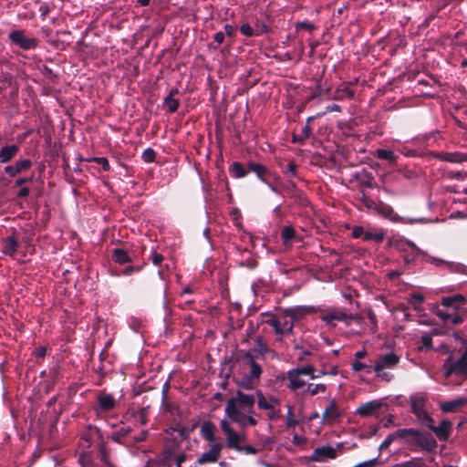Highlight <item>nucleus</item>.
I'll return each instance as SVG.
<instances>
[{
	"instance_id": "obj_1",
	"label": "nucleus",
	"mask_w": 467,
	"mask_h": 467,
	"mask_svg": "<svg viewBox=\"0 0 467 467\" xmlns=\"http://www.w3.org/2000/svg\"><path fill=\"white\" fill-rule=\"evenodd\" d=\"M223 369H228V372L242 375L237 384L244 389H254L263 372L252 352H232L231 356L223 358Z\"/></svg>"
},
{
	"instance_id": "obj_2",
	"label": "nucleus",
	"mask_w": 467,
	"mask_h": 467,
	"mask_svg": "<svg viewBox=\"0 0 467 467\" xmlns=\"http://www.w3.org/2000/svg\"><path fill=\"white\" fill-rule=\"evenodd\" d=\"M307 311V308L302 306L285 309L279 315L266 320V323L275 329L276 335H287L292 332L294 321L303 317Z\"/></svg>"
},
{
	"instance_id": "obj_3",
	"label": "nucleus",
	"mask_w": 467,
	"mask_h": 467,
	"mask_svg": "<svg viewBox=\"0 0 467 467\" xmlns=\"http://www.w3.org/2000/svg\"><path fill=\"white\" fill-rule=\"evenodd\" d=\"M400 436L406 437V441L411 445L420 447L427 451H433L437 448V441L429 432H423L412 428L400 429Z\"/></svg>"
},
{
	"instance_id": "obj_4",
	"label": "nucleus",
	"mask_w": 467,
	"mask_h": 467,
	"mask_svg": "<svg viewBox=\"0 0 467 467\" xmlns=\"http://www.w3.org/2000/svg\"><path fill=\"white\" fill-rule=\"evenodd\" d=\"M443 368L446 378L451 375L467 377V352H462L459 358L454 356V352H451L444 361Z\"/></svg>"
},
{
	"instance_id": "obj_5",
	"label": "nucleus",
	"mask_w": 467,
	"mask_h": 467,
	"mask_svg": "<svg viewBox=\"0 0 467 467\" xmlns=\"http://www.w3.org/2000/svg\"><path fill=\"white\" fill-rule=\"evenodd\" d=\"M400 357L397 356L394 352H389L380 356L377 359L374 366V372L378 378L389 382L393 379V375L391 373L386 372L385 369L394 368L398 365Z\"/></svg>"
},
{
	"instance_id": "obj_6",
	"label": "nucleus",
	"mask_w": 467,
	"mask_h": 467,
	"mask_svg": "<svg viewBox=\"0 0 467 467\" xmlns=\"http://www.w3.org/2000/svg\"><path fill=\"white\" fill-rule=\"evenodd\" d=\"M314 370L315 368L312 365L298 367L288 370L286 373V379L289 382L287 387L293 391H296L303 388L306 385V382L301 379V376L309 375Z\"/></svg>"
},
{
	"instance_id": "obj_7",
	"label": "nucleus",
	"mask_w": 467,
	"mask_h": 467,
	"mask_svg": "<svg viewBox=\"0 0 467 467\" xmlns=\"http://www.w3.org/2000/svg\"><path fill=\"white\" fill-rule=\"evenodd\" d=\"M225 414L234 422L238 423L241 427L245 428L247 425L255 426L257 420L252 416L243 415L235 406L234 400H228L225 406Z\"/></svg>"
},
{
	"instance_id": "obj_8",
	"label": "nucleus",
	"mask_w": 467,
	"mask_h": 467,
	"mask_svg": "<svg viewBox=\"0 0 467 467\" xmlns=\"http://www.w3.org/2000/svg\"><path fill=\"white\" fill-rule=\"evenodd\" d=\"M321 319L329 326H336L337 322L342 321L346 325H349L351 322L359 323L358 317L348 316L340 309H328L321 314Z\"/></svg>"
},
{
	"instance_id": "obj_9",
	"label": "nucleus",
	"mask_w": 467,
	"mask_h": 467,
	"mask_svg": "<svg viewBox=\"0 0 467 467\" xmlns=\"http://www.w3.org/2000/svg\"><path fill=\"white\" fill-rule=\"evenodd\" d=\"M209 450L203 452L198 459L197 463L200 465L216 462L221 457V451L223 448L222 442H213L208 444Z\"/></svg>"
},
{
	"instance_id": "obj_10",
	"label": "nucleus",
	"mask_w": 467,
	"mask_h": 467,
	"mask_svg": "<svg viewBox=\"0 0 467 467\" xmlns=\"http://www.w3.org/2000/svg\"><path fill=\"white\" fill-rule=\"evenodd\" d=\"M9 38L12 43L26 50L34 48L36 46V40L35 38L26 36L25 33L20 30L11 32Z\"/></svg>"
},
{
	"instance_id": "obj_11",
	"label": "nucleus",
	"mask_w": 467,
	"mask_h": 467,
	"mask_svg": "<svg viewBox=\"0 0 467 467\" xmlns=\"http://www.w3.org/2000/svg\"><path fill=\"white\" fill-rule=\"evenodd\" d=\"M337 456V450L327 445L316 448L310 456V460L312 462H325L327 459H336Z\"/></svg>"
},
{
	"instance_id": "obj_12",
	"label": "nucleus",
	"mask_w": 467,
	"mask_h": 467,
	"mask_svg": "<svg viewBox=\"0 0 467 467\" xmlns=\"http://www.w3.org/2000/svg\"><path fill=\"white\" fill-rule=\"evenodd\" d=\"M465 302V298L461 295H456L453 296L443 297L441 300V304L444 307H446L451 313L460 314L462 316V306Z\"/></svg>"
},
{
	"instance_id": "obj_13",
	"label": "nucleus",
	"mask_w": 467,
	"mask_h": 467,
	"mask_svg": "<svg viewBox=\"0 0 467 467\" xmlns=\"http://www.w3.org/2000/svg\"><path fill=\"white\" fill-rule=\"evenodd\" d=\"M452 424L449 420H442L439 426L434 423L429 425V429L434 432L441 441H448L451 432Z\"/></svg>"
},
{
	"instance_id": "obj_14",
	"label": "nucleus",
	"mask_w": 467,
	"mask_h": 467,
	"mask_svg": "<svg viewBox=\"0 0 467 467\" xmlns=\"http://www.w3.org/2000/svg\"><path fill=\"white\" fill-rule=\"evenodd\" d=\"M343 416L335 400H330L322 414V419L327 423H333Z\"/></svg>"
},
{
	"instance_id": "obj_15",
	"label": "nucleus",
	"mask_w": 467,
	"mask_h": 467,
	"mask_svg": "<svg viewBox=\"0 0 467 467\" xmlns=\"http://www.w3.org/2000/svg\"><path fill=\"white\" fill-rule=\"evenodd\" d=\"M98 411L107 412L113 410L116 406V400L111 394L101 392L97 397Z\"/></svg>"
},
{
	"instance_id": "obj_16",
	"label": "nucleus",
	"mask_w": 467,
	"mask_h": 467,
	"mask_svg": "<svg viewBox=\"0 0 467 467\" xmlns=\"http://www.w3.org/2000/svg\"><path fill=\"white\" fill-rule=\"evenodd\" d=\"M99 365L95 368V371L101 377H105L113 370L109 352H99Z\"/></svg>"
},
{
	"instance_id": "obj_17",
	"label": "nucleus",
	"mask_w": 467,
	"mask_h": 467,
	"mask_svg": "<svg viewBox=\"0 0 467 467\" xmlns=\"http://www.w3.org/2000/svg\"><path fill=\"white\" fill-rule=\"evenodd\" d=\"M215 426L210 421H203L201 425L200 435L209 443L219 442L215 437Z\"/></svg>"
},
{
	"instance_id": "obj_18",
	"label": "nucleus",
	"mask_w": 467,
	"mask_h": 467,
	"mask_svg": "<svg viewBox=\"0 0 467 467\" xmlns=\"http://www.w3.org/2000/svg\"><path fill=\"white\" fill-rule=\"evenodd\" d=\"M230 400H234L235 402V406L239 404L244 408H252L254 405L255 399L253 395L245 394L241 390H238L236 393V397L231 398Z\"/></svg>"
},
{
	"instance_id": "obj_19",
	"label": "nucleus",
	"mask_w": 467,
	"mask_h": 467,
	"mask_svg": "<svg viewBox=\"0 0 467 467\" xmlns=\"http://www.w3.org/2000/svg\"><path fill=\"white\" fill-rule=\"evenodd\" d=\"M380 408V403L378 401H369L364 404H361L357 409V413L361 417H368L373 415Z\"/></svg>"
},
{
	"instance_id": "obj_20",
	"label": "nucleus",
	"mask_w": 467,
	"mask_h": 467,
	"mask_svg": "<svg viewBox=\"0 0 467 467\" xmlns=\"http://www.w3.org/2000/svg\"><path fill=\"white\" fill-rule=\"evenodd\" d=\"M31 166V161L28 160H21L16 162L15 165L6 166L5 168V172L14 177L22 171H26L29 169Z\"/></svg>"
},
{
	"instance_id": "obj_21",
	"label": "nucleus",
	"mask_w": 467,
	"mask_h": 467,
	"mask_svg": "<svg viewBox=\"0 0 467 467\" xmlns=\"http://www.w3.org/2000/svg\"><path fill=\"white\" fill-rule=\"evenodd\" d=\"M466 403V399L460 398L441 403V410L444 413H451L456 411L459 408L463 407Z\"/></svg>"
},
{
	"instance_id": "obj_22",
	"label": "nucleus",
	"mask_w": 467,
	"mask_h": 467,
	"mask_svg": "<svg viewBox=\"0 0 467 467\" xmlns=\"http://www.w3.org/2000/svg\"><path fill=\"white\" fill-rule=\"evenodd\" d=\"M436 315L444 322V323H452L454 325L460 324L462 321V316L460 314L451 313L448 309L446 311L438 309L436 311Z\"/></svg>"
},
{
	"instance_id": "obj_23",
	"label": "nucleus",
	"mask_w": 467,
	"mask_h": 467,
	"mask_svg": "<svg viewBox=\"0 0 467 467\" xmlns=\"http://www.w3.org/2000/svg\"><path fill=\"white\" fill-rule=\"evenodd\" d=\"M18 151V147L15 144L6 145L0 150V162L9 161Z\"/></svg>"
},
{
	"instance_id": "obj_24",
	"label": "nucleus",
	"mask_w": 467,
	"mask_h": 467,
	"mask_svg": "<svg viewBox=\"0 0 467 467\" xmlns=\"http://www.w3.org/2000/svg\"><path fill=\"white\" fill-rule=\"evenodd\" d=\"M410 410L413 414L420 412L425 410L427 400L422 396H411L410 398Z\"/></svg>"
},
{
	"instance_id": "obj_25",
	"label": "nucleus",
	"mask_w": 467,
	"mask_h": 467,
	"mask_svg": "<svg viewBox=\"0 0 467 467\" xmlns=\"http://www.w3.org/2000/svg\"><path fill=\"white\" fill-rule=\"evenodd\" d=\"M385 236V232L382 229H364L363 239L365 241H376L377 243H380Z\"/></svg>"
},
{
	"instance_id": "obj_26",
	"label": "nucleus",
	"mask_w": 467,
	"mask_h": 467,
	"mask_svg": "<svg viewBox=\"0 0 467 467\" xmlns=\"http://www.w3.org/2000/svg\"><path fill=\"white\" fill-rule=\"evenodd\" d=\"M99 434V428L93 425H88L86 430L81 435V439L88 442V447H90L95 442V436Z\"/></svg>"
},
{
	"instance_id": "obj_27",
	"label": "nucleus",
	"mask_w": 467,
	"mask_h": 467,
	"mask_svg": "<svg viewBox=\"0 0 467 467\" xmlns=\"http://www.w3.org/2000/svg\"><path fill=\"white\" fill-rule=\"evenodd\" d=\"M242 441H243V437H241L235 431H233L232 433H230L226 436V446L229 449H234L235 451H239L241 449L239 442Z\"/></svg>"
},
{
	"instance_id": "obj_28",
	"label": "nucleus",
	"mask_w": 467,
	"mask_h": 467,
	"mask_svg": "<svg viewBox=\"0 0 467 467\" xmlns=\"http://www.w3.org/2000/svg\"><path fill=\"white\" fill-rule=\"evenodd\" d=\"M399 247L403 252H410L413 257L424 254V252L418 248L413 243L409 241L400 242Z\"/></svg>"
},
{
	"instance_id": "obj_29",
	"label": "nucleus",
	"mask_w": 467,
	"mask_h": 467,
	"mask_svg": "<svg viewBox=\"0 0 467 467\" xmlns=\"http://www.w3.org/2000/svg\"><path fill=\"white\" fill-rule=\"evenodd\" d=\"M131 431L132 429L130 426L126 428H120L112 433L111 440L115 442L121 443L123 439L127 437Z\"/></svg>"
},
{
	"instance_id": "obj_30",
	"label": "nucleus",
	"mask_w": 467,
	"mask_h": 467,
	"mask_svg": "<svg viewBox=\"0 0 467 467\" xmlns=\"http://www.w3.org/2000/svg\"><path fill=\"white\" fill-rule=\"evenodd\" d=\"M177 92H178L177 89L171 90L170 95L165 99V101H164L165 106L168 108V109L171 112L176 111L179 107V101L173 98V95Z\"/></svg>"
},
{
	"instance_id": "obj_31",
	"label": "nucleus",
	"mask_w": 467,
	"mask_h": 467,
	"mask_svg": "<svg viewBox=\"0 0 467 467\" xmlns=\"http://www.w3.org/2000/svg\"><path fill=\"white\" fill-rule=\"evenodd\" d=\"M256 396L258 398L257 405L260 410L273 411L274 406L269 401L266 400L261 390H257Z\"/></svg>"
},
{
	"instance_id": "obj_32",
	"label": "nucleus",
	"mask_w": 467,
	"mask_h": 467,
	"mask_svg": "<svg viewBox=\"0 0 467 467\" xmlns=\"http://www.w3.org/2000/svg\"><path fill=\"white\" fill-rule=\"evenodd\" d=\"M414 415L417 417L418 421L421 425L426 426L427 428H429V425H431V423H434V420L430 416L426 410L418 412Z\"/></svg>"
},
{
	"instance_id": "obj_33",
	"label": "nucleus",
	"mask_w": 467,
	"mask_h": 467,
	"mask_svg": "<svg viewBox=\"0 0 467 467\" xmlns=\"http://www.w3.org/2000/svg\"><path fill=\"white\" fill-rule=\"evenodd\" d=\"M399 433H400V429L397 430L394 433L388 435V437L381 442V444L379 446V450L387 449L388 447L390 446V444L396 439H400V440L406 441V437H401V436H400Z\"/></svg>"
},
{
	"instance_id": "obj_34",
	"label": "nucleus",
	"mask_w": 467,
	"mask_h": 467,
	"mask_svg": "<svg viewBox=\"0 0 467 467\" xmlns=\"http://www.w3.org/2000/svg\"><path fill=\"white\" fill-rule=\"evenodd\" d=\"M327 389V387L325 384H316L313 385L312 383L307 385L306 389L304 391V393H308L310 396H315L318 393H324Z\"/></svg>"
},
{
	"instance_id": "obj_35",
	"label": "nucleus",
	"mask_w": 467,
	"mask_h": 467,
	"mask_svg": "<svg viewBox=\"0 0 467 467\" xmlns=\"http://www.w3.org/2000/svg\"><path fill=\"white\" fill-rule=\"evenodd\" d=\"M353 97V91L348 87L337 88L334 94L335 99H345Z\"/></svg>"
},
{
	"instance_id": "obj_36",
	"label": "nucleus",
	"mask_w": 467,
	"mask_h": 467,
	"mask_svg": "<svg viewBox=\"0 0 467 467\" xmlns=\"http://www.w3.org/2000/svg\"><path fill=\"white\" fill-rule=\"evenodd\" d=\"M99 459L100 461L106 465L110 466L113 465L109 462V450L108 449L107 445H101L100 448H98Z\"/></svg>"
},
{
	"instance_id": "obj_37",
	"label": "nucleus",
	"mask_w": 467,
	"mask_h": 467,
	"mask_svg": "<svg viewBox=\"0 0 467 467\" xmlns=\"http://www.w3.org/2000/svg\"><path fill=\"white\" fill-rule=\"evenodd\" d=\"M352 369L354 371L364 370L367 374H370L374 371V367L371 365H368L366 363L360 362L359 360H356L352 363Z\"/></svg>"
},
{
	"instance_id": "obj_38",
	"label": "nucleus",
	"mask_w": 467,
	"mask_h": 467,
	"mask_svg": "<svg viewBox=\"0 0 467 467\" xmlns=\"http://www.w3.org/2000/svg\"><path fill=\"white\" fill-rule=\"evenodd\" d=\"M230 172L236 178H242L246 174L244 167L239 162H234L232 164Z\"/></svg>"
},
{
	"instance_id": "obj_39",
	"label": "nucleus",
	"mask_w": 467,
	"mask_h": 467,
	"mask_svg": "<svg viewBox=\"0 0 467 467\" xmlns=\"http://www.w3.org/2000/svg\"><path fill=\"white\" fill-rule=\"evenodd\" d=\"M113 258L116 262H118L119 264H124L130 260L127 253L120 248L114 249Z\"/></svg>"
},
{
	"instance_id": "obj_40",
	"label": "nucleus",
	"mask_w": 467,
	"mask_h": 467,
	"mask_svg": "<svg viewBox=\"0 0 467 467\" xmlns=\"http://www.w3.org/2000/svg\"><path fill=\"white\" fill-rule=\"evenodd\" d=\"M294 237H295V231L292 227L285 226L283 228L282 238L285 244H288L290 241H292Z\"/></svg>"
},
{
	"instance_id": "obj_41",
	"label": "nucleus",
	"mask_w": 467,
	"mask_h": 467,
	"mask_svg": "<svg viewBox=\"0 0 467 467\" xmlns=\"http://www.w3.org/2000/svg\"><path fill=\"white\" fill-rule=\"evenodd\" d=\"M376 155L377 157H379V159H384V160H388L390 162H394L395 161V156L393 154L392 151L390 150H378L376 151Z\"/></svg>"
},
{
	"instance_id": "obj_42",
	"label": "nucleus",
	"mask_w": 467,
	"mask_h": 467,
	"mask_svg": "<svg viewBox=\"0 0 467 467\" xmlns=\"http://www.w3.org/2000/svg\"><path fill=\"white\" fill-rule=\"evenodd\" d=\"M424 297L420 294H414L411 296L410 299V303L413 306L414 309L419 310L420 305L423 302Z\"/></svg>"
},
{
	"instance_id": "obj_43",
	"label": "nucleus",
	"mask_w": 467,
	"mask_h": 467,
	"mask_svg": "<svg viewBox=\"0 0 467 467\" xmlns=\"http://www.w3.org/2000/svg\"><path fill=\"white\" fill-rule=\"evenodd\" d=\"M403 467H428L425 462L420 458H415L403 464Z\"/></svg>"
},
{
	"instance_id": "obj_44",
	"label": "nucleus",
	"mask_w": 467,
	"mask_h": 467,
	"mask_svg": "<svg viewBox=\"0 0 467 467\" xmlns=\"http://www.w3.org/2000/svg\"><path fill=\"white\" fill-rule=\"evenodd\" d=\"M17 244L15 239L9 238L5 245V252L12 254L16 249Z\"/></svg>"
},
{
	"instance_id": "obj_45",
	"label": "nucleus",
	"mask_w": 467,
	"mask_h": 467,
	"mask_svg": "<svg viewBox=\"0 0 467 467\" xmlns=\"http://www.w3.org/2000/svg\"><path fill=\"white\" fill-rule=\"evenodd\" d=\"M285 424L287 428H292L297 424V420L294 418L293 409L291 407L288 408Z\"/></svg>"
},
{
	"instance_id": "obj_46",
	"label": "nucleus",
	"mask_w": 467,
	"mask_h": 467,
	"mask_svg": "<svg viewBox=\"0 0 467 467\" xmlns=\"http://www.w3.org/2000/svg\"><path fill=\"white\" fill-rule=\"evenodd\" d=\"M89 161H95L97 162L98 164L101 165L102 168L105 170V171H109L110 166H109V163L108 161V160L104 157H97V158H92L90 159Z\"/></svg>"
},
{
	"instance_id": "obj_47",
	"label": "nucleus",
	"mask_w": 467,
	"mask_h": 467,
	"mask_svg": "<svg viewBox=\"0 0 467 467\" xmlns=\"http://www.w3.org/2000/svg\"><path fill=\"white\" fill-rule=\"evenodd\" d=\"M142 159L146 161V162H152L155 159V152L153 150L151 149H147L146 150H144L143 154H142Z\"/></svg>"
},
{
	"instance_id": "obj_48",
	"label": "nucleus",
	"mask_w": 467,
	"mask_h": 467,
	"mask_svg": "<svg viewBox=\"0 0 467 467\" xmlns=\"http://www.w3.org/2000/svg\"><path fill=\"white\" fill-rule=\"evenodd\" d=\"M220 426L223 433L227 436L228 434L232 433L234 429L230 426L229 422L226 420H222L220 422Z\"/></svg>"
},
{
	"instance_id": "obj_49",
	"label": "nucleus",
	"mask_w": 467,
	"mask_h": 467,
	"mask_svg": "<svg viewBox=\"0 0 467 467\" xmlns=\"http://www.w3.org/2000/svg\"><path fill=\"white\" fill-rule=\"evenodd\" d=\"M422 346L421 348H429L431 347V336L428 333H423L420 337Z\"/></svg>"
},
{
	"instance_id": "obj_50",
	"label": "nucleus",
	"mask_w": 467,
	"mask_h": 467,
	"mask_svg": "<svg viewBox=\"0 0 467 467\" xmlns=\"http://www.w3.org/2000/svg\"><path fill=\"white\" fill-rule=\"evenodd\" d=\"M240 31L243 35L246 36H254V30L248 24H244L240 27Z\"/></svg>"
},
{
	"instance_id": "obj_51",
	"label": "nucleus",
	"mask_w": 467,
	"mask_h": 467,
	"mask_svg": "<svg viewBox=\"0 0 467 467\" xmlns=\"http://www.w3.org/2000/svg\"><path fill=\"white\" fill-rule=\"evenodd\" d=\"M238 451H244L246 454L254 455L258 452V450L252 445H246V446H241V449Z\"/></svg>"
},
{
	"instance_id": "obj_52",
	"label": "nucleus",
	"mask_w": 467,
	"mask_h": 467,
	"mask_svg": "<svg viewBox=\"0 0 467 467\" xmlns=\"http://www.w3.org/2000/svg\"><path fill=\"white\" fill-rule=\"evenodd\" d=\"M426 261L431 263V264H432V265H435L437 266L447 265H448V262L443 261V260L439 259V258H435V257H428L426 259Z\"/></svg>"
},
{
	"instance_id": "obj_53",
	"label": "nucleus",
	"mask_w": 467,
	"mask_h": 467,
	"mask_svg": "<svg viewBox=\"0 0 467 467\" xmlns=\"http://www.w3.org/2000/svg\"><path fill=\"white\" fill-rule=\"evenodd\" d=\"M95 442H97L98 448H100L101 445H107L105 439L103 437V434L99 429V434L95 436Z\"/></svg>"
},
{
	"instance_id": "obj_54",
	"label": "nucleus",
	"mask_w": 467,
	"mask_h": 467,
	"mask_svg": "<svg viewBox=\"0 0 467 467\" xmlns=\"http://www.w3.org/2000/svg\"><path fill=\"white\" fill-rule=\"evenodd\" d=\"M441 158L444 161H451V162H455V161H460L458 156L455 154H452V153H445Z\"/></svg>"
},
{
	"instance_id": "obj_55",
	"label": "nucleus",
	"mask_w": 467,
	"mask_h": 467,
	"mask_svg": "<svg viewBox=\"0 0 467 467\" xmlns=\"http://www.w3.org/2000/svg\"><path fill=\"white\" fill-rule=\"evenodd\" d=\"M352 235L354 238H359V237H362L363 238V235H364V228L361 227V226H356L353 228V231H352Z\"/></svg>"
},
{
	"instance_id": "obj_56",
	"label": "nucleus",
	"mask_w": 467,
	"mask_h": 467,
	"mask_svg": "<svg viewBox=\"0 0 467 467\" xmlns=\"http://www.w3.org/2000/svg\"><path fill=\"white\" fill-rule=\"evenodd\" d=\"M250 170L255 171L260 177L265 172V168L260 164H251Z\"/></svg>"
},
{
	"instance_id": "obj_57",
	"label": "nucleus",
	"mask_w": 467,
	"mask_h": 467,
	"mask_svg": "<svg viewBox=\"0 0 467 467\" xmlns=\"http://www.w3.org/2000/svg\"><path fill=\"white\" fill-rule=\"evenodd\" d=\"M148 431H141L137 436L134 437L136 442H142L147 439Z\"/></svg>"
},
{
	"instance_id": "obj_58",
	"label": "nucleus",
	"mask_w": 467,
	"mask_h": 467,
	"mask_svg": "<svg viewBox=\"0 0 467 467\" xmlns=\"http://www.w3.org/2000/svg\"><path fill=\"white\" fill-rule=\"evenodd\" d=\"M151 260H152V263L157 265L162 262L163 257L160 254L153 253L151 255Z\"/></svg>"
},
{
	"instance_id": "obj_59",
	"label": "nucleus",
	"mask_w": 467,
	"mask_h": 467,
	"mask_svg": "<svg viewBox=\"0 0 467 467\" xmlns=\"http://www.w3.org/2000/svg\"><path fill=\"white\" fill-rule=\"evenodd\" d=\"M186 460V455L184 453H181L175 458L176 465H182Z\"/></svg>"
},
{
	"instance_id": "obj_60",
	"label": "nucleus",
	"mask_w": 467,
	"mask_h": 467,
	"mask_svg": "<svg viewBox=\"0 0 467 467\" xmlns=\"http://www.w3.org/2000/svg\"><path fill=\"white\" fill-rule=\"evenodd\" d=\"M214 40L218 43V44H222L224 40V35L223 32H218L215 34L214 36Z\"/></svg>"
},
{
	"instance_id": "obj_61",
	"label": "nucleus",
	"mask_w": 467,
	"mask_h": 467,
	"mask_svg": "<svg viewBox=\"0 0 467 467\" xmlns=\"http://www.w3.org/2000/svg\"><path fill=\"white\" fill-rule=\"evenodd\" d=\"M323 374H324L323 371H321V370L317 371V369L315 368V370L308 376H310L311 379H317V378H319Z\"/></svg>"
},
{
	"instance_id": "obj_62",
	"label": "nucleus",
	"mask_w": 467,
	"mask_h": 467,
	"mask_svg": "<svg viewBox=\"0 0 467 467\" xmlns=\"http://www.w3.org/2000/svg\"><path fill=\"white\" fill-rule=\"evenodd\" d=\"M29 194V190L27 188H22L19 192H18V196L19 197H26Z\"/></svg>"
},
{
	"instance_id": "obj_63",
	"label": "nucleus",
	"mask_w": 467,
	"mask_h": 467,
	"mask_svg": "<svg viewBox=\"0 0 467 467\" xmlns=\"http://www.w3.org/2000/svg\"><path fill=\"white\" fill-rule=\"evenodd\" d=\"M140 422L141 425H145L147 423V418L143 411H141V413L140 415Z\"/></svg>"
},
{
	"instance_id": "obj_64",
	"label": "nucleus",
	"mask_w": 467,
	"mask_h": 467,
	"mask_svg": "<svg viewBox=\"0 0 467 467\" xmlns=\"http://www.w3.org/2000/svg\"><path fill=\"white\" fill-rule=\"evenodd\" d=\"M327 111H339V110H340V108H339V106H337V105L334 104V105L328 106V107L327 108Z\"/></svg>"
}]
</instances>
